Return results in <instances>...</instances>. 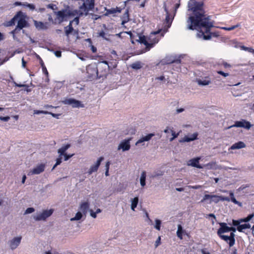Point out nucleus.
Masks as SVG:
<instances>
[{"mask_svg":"<svg viewBox=\"0 0 254 254\" xmlns=\"http://www.w3.org/2000/svg\"><path fill=\"white\" fill-rule=\"evenodd\" d=\"M196 81L198 85L202 86L207 85L211 83V80L208 77L197 79Z\"/></svg>","mask_w":254,"mask_h":254,"instance_id":"26","label":"nucleus"},{"mask_svg":"<svg viewBox=\"0 0 254 254\" xmlns=\"http://www.w3.org/2000/svg\"><path fill=\"white\" fill-rule=\"evenodd\" d=\"M161 244V237H158L155 243V247L156 248Z\"/></svg>","mask_w":254,"mask_h":254,"instance_id":"49","label":"nucleus"},{"mask_svg":"<svg viewBox=\"0 0 254 254\" xmlns=\"http://www.w3.org/2000/svg\"><path fill=\"white\" fill-rule=\"evenodd\" d=\"M164 175V172L162 171H155L152 173V174L151 176V177L152 178H156L159 176H161Z\"/></svg>","mask_w":254,"mask_h":254,"instance_id":"37","label":"nucleus"},{"mask_svg":"<svg viewBox=\"0 0 254 254\" xmlns=\"http://www.w3.org/2000/svg\"><path fill=\"white\" fill-rule=\"evenodd\" d=\"M45 165L44 164H40L32 170H30L28 173V175H38L43 172L45 170Z\"/></svg>","mask_w":254,"mask_h":254,"instance_id":"11","label":"nucleus"},{"mask_svg":"<svg viewBox=\"0 0 254 254\" xmlns=\"http://www.w3.org/2000/svg\"><path fill=\"white\" fill-rule=\"evenodd\" d=\"M55 56L58 58H60L62 56V53L60 51H57L55 52Z\"/></svg>","mask_w":254,"mask_h":254,"instance_id":"55","label":"nucleus"},{"mask_svg":"<svg viewBox=\"0 0 254 254\" xmlns=\"http://www.w3.org/2000/svg\"><path fill=\"white\" fill-rule=\"evenodd\" d=\"M171 129H170V127H167L164 130V132L166 133H168L170 131V130Z\"/></svg>","mask_w":254,"mask_h":254,"instance_id":"58","label":"nucleus"},{"mask_svg":"<svg viewBox=\"0 0 254 254\" xmlns=\"http://www.w3.org/2000/svg\"><path fill=\"white\" fill-rule=\"evenodd\" d=\"M239 26V25L238 24H237L236 25L231 26L230 27H222V29L227 30V31H231V30H234V29L238 27Z\"/></svg>","mask_w":254,"mask_h":254,"instance_id":"45","label":"nucleus"},{"mask_svg":"<svg viewBox=\"0 0 254 254\" xmlns=\"http://www.w3.org/2000/svg\"><path fill=\"white\" fill-rule=\"evenodd\" d=\"M22 240V236H19L15 237L9 240L8 242V245L9 248L11 250L16 249L20 245Z\"/></svg>","mask_w":254,"mask_h":254,"instance_id":"7","label":"nucleus"},{"mask_svg":"<svg viewBox=\"0 0 254 254\" xmlns=\"http://www.w3.org/2000/svg\"><path fill=\"white\" fill-rule=\"evenodd\" d=\"M183 230L182 226L181 225H178V230L177 231V236L180 238L181 239H182L183 238Z\"/></svg>","mask_w":254,"mask_h":254,"instance_id":"36","label":"nucleus"},{"mask_svg":"<svg viewBox=\"0 0 254 254\" xmlns=\"http://www.w3.org/2000/svg\"><path fill=\"white\" fill-rule=\"evenodd\" d=\"M131 138L127 139H125L121 142L118 147V150H122L123 151L128 150L130 148V141Z\"/></svg>","mask_w":254,"mask_h":254,"instance_id":"10","label":"nucleus"},{"mask_svg":"<svg viewBox=\"0 0 254 254\" xmlns=\"http://www.w3.org/2000/svg\"><path fill=\"white\" fill-rule=\"evenodd\" d=\"M130 66L133 69H139L142 67V65L140 62H136L132 64Z\"/></svg>","mask_w":254,"mask_h":254,"instance_id":"32","label":"nucleus"},{"mask_svg":"<svg viewBox=\"0 0 254 254\" xmlns=\"http://www.w3.org/2000/svg\"><path fill=\"white\" fill-rule=\"evenodd\" d=\"M110 163L109 161L107 162L105 165L106 170H109V166H110Z\"/></svg>","mask_w":254,"mask_h":254,"instance_id":"60","label":"nucleus"},{"mask_svg":"<svg viewBox=\"0 0 254 254\" xmlns=\"http://www.w3.org/2000/svg\"><path fill=\"white\" fill-rule=\"evenodd\" d=\"M104 160L103 157H100L97 160L96 163L93 165L91 166L88 171V174L89 175H91L93 173L96 172L97 171L99 167L100 166L101 162Z\"/></svg>","mask_w":254,"mask_h":254,"instance_id":"13","label":"nucleus"},{"mask_svg":"<svg viewBox=\"0 0 254 254\" xmlns=\"http://www.w3.org/2000/svg\"><path fill=\"white\" fill-rule=\"evenodd\" d=\"M89 203L88 201L82 202L79 206V210L84 214H86L89 210Z\"/></svg>","mask_w":254,"mask_h":254,"instance_id":"22","label":"nucleus"},{"mask_svg":"<svg viewBox=\"0 0 254 254\" xmlns=\"http://www.w3.org/2000/svg\"><path fill=\"white\" fill-rule=\"evenodd\" d=\"M15 86L18 87H27L28 85L26 84H18L16 82H14Z\"/></svg>","mask_w":254,"mask_h":254,"instance_id":"54","label":"nucleus"},{"mask_svg":"<svg viewBox=\"0 0 254 254\" xmlns=\"http://www.w3.org/2000/svg\"><path fill=\"white\" fill-rule=\"evenodd\" d=\"M145 179H146V172L145 171L142 172L140 178V185L142 187H144L145 185Z\"/></svg>","mask_w":254,"mask_h":254,"instance_id":"30","label":"nucleus"},{"mask_svg":"<svg viewBox=\"0 0 254 254\" xmlns=\"http://www.w3.org/2000/svg\"><path fill=\"white\" fill-rule=\"evenodd\" d=\"M252 125L250 122L246 121L244 120H242L240 121H236L235 124L233 126H231L229 127L231 128L232 127H244L246 129H250Z\"/></svg>","mask_w":254,"mask_h":254,"instance_id":"9","label":"nucleus"},{"mask_svg":"<svg viewBox=\"0 0 254 254\" xmlns=\"http://www.w3.org/2000/svg\"><path fill=\"white\" fill-rule=\"evenodd\" d=\"M64 31H65V35L66 37H68L69 34H71L72 32H74V33H76L75 30L73 29V28H71L70 27H64Z\"/></svg>","mask_w":254,"mask_h":254,"instance_id":"33","label":"nucleus"},{"mask_svg":"<svg viewBox=\"0 0 254 254\" xmlns=\"http://www.w3.org/2000/svg\"><path fill=\"white\" fill-rule=\"evenodd\" d=\"M22 5L27 6L31 10H34L35 8L34 5L32 4L28 3L27 2L23 3Z\"/></svg>","mask_w":254,"mask_h":254,"instance_id":"44","label":"nucleus"},{"mask_svg":"<svg viewBox=\"0 0 254 254\" xmlns=\"http://www.w3.org/2000/svg\"><path fill=\"white\" fill-rule=\"evenodd\" d=\"M249 47H247L244 46H241V49L244 51H248V50L249 49Z\"/></svg>","mask_w":254,"mask_h":254,"instance_id":"61","label":"nucleus"},{"mask_svg":"<svg viewBox=\"0 0 254 254\" xmlns=\"http://www.w3.org/2000/svg\"><path fill=\"white\" fill-rule=\"evenodd\" d=\"M200 159V157H196L192 159H190L188 163V165L189 166H191L197 168L201 169L203 167L199 164V161Z\"/></svg>","mask_w":254,"mask_h":254,"instance_id":"17","label":"nucleus"},{"mask_svg":"<svg viewBox=\"0 0 254 254\" xmlns=\"http://www.w3.org/2000/svg\"><path fill=\"white\" fill-rule=\"evenodd\" d=\"M106 34L104 31H101L99 33V36L102 37L104 39L107 40V38L105 37Z\"/></svg>","mask_w":254,"mask_h":254,"instance_id":"56","label":"nucleus"},{"mask_svg":"<svg viewBox=\"0 0 254 254\" xmlns=\"http://www.w3.org/2000/svg\"><path fill=\"white\" fill-rule=\"evenodd\" d=\"M71 21H73V23L74 22L76 25H78L79 23V18L78 17H76Z\"/></svg>","mask_w":254,"mask_h":254,"instance_id":"57","label":"nucleus"},{"mask_svg":"<svg viewBox=\"0 0 254 254\" xmlns=\"http://www.w3.org/2000/svg\"><path fill=\"white\" fill-rule=\"evenodd\" d=\"M230 195L231 196V199L230 198V200H231L235 204H239V202L234 197V193L233 192H230Z\"/></svg>","mask_w":254,"mask_h":254,"instance_id":"42","label":"nucleus"},{"mask_svg":"<svg viewBox=\"0 0 254 254\" xmlns=\"http://www.w3.org/2000/svg\"><path fill=\"white\" fill-rule=\"evenodd\" d=\"M161 222L160 220L156 219L155 220V225L154 226L155 229H156L157 230L159 231L160 230V228H161Z\"/></svg>","mask_w":254,"mask_h":254,"instance_id":"41","label":"nucleus"},{"mask_svg":"<svg viewBox=\"0 0 254 254\" xmlns=\"http://www.w3.org/2000/svg\"><path fill=\"white\" fill-rule=\"evenodd\" d=\"M165 11L167 13L165 21H166V25H167L168 28H169L171 25L173 18L170 17L168 12L166 9H165Z\"/></svg>","mask_w":254,"mask_h":254,"instance_id":"31","label":"nucleus"},{"mask_svg":"<svg viewBox=\"0 0 254 254\" xmlns=\"http://www.w3.org/2000/svg\"><path fill=\"white\" fill-rule=\"evenodd\" d=\"M94 7V0H86L79 7V15H87L90 10H92Z\"/></svg>","mask_w":254,"mask_h":254,"instance_id":"2","label":"nucleus"},{"mask_svg":"<svg viewBox=\"0 0 254 254\" xmlns=\"http://www.w3.org/2000/svg\"><path fill=\"white\" fill-rule=\"evenodd\" d=\"M203 3L195 0H190L188 2L189 10L192 12L187 20V29H196L197 31L196 36L204 40H210L212 36L217 37L215 33L210 32L213 27V22L209 19V16L205 14L203 8Z\"/></svg>","mask_w":254,"mask_h":254,"instance_id":"1","label":"nucleus"},{"mask_svg":"<svg viewBox=\"0 0 254 254\" xmlns=\"http://www.w3.org/2000/svg\"><path fill=\"white\" fill-rule=\"evenodd\" d=\"M181 63V60L179 59H175L172 57L170 58H166L161 61V63L162 64H168L172 63H176L177 64H180Z\"/></svg>","mask_w":254,"mask_h":254,"instance_id":"19","label":"nucleus"},{"mask_svg":"<svg viewBox=\"0 0 254 254\" xmlns=\"http://www.w3.org/2000/svg\"><path fill=\"white\" fill-rule=\"evenodd\" d=\"M121 12V9L120 7L112 8L107 10V14H114L116 13H120Z\"/></svg>","mask_w":254,"mask_h":254,"instance_id":"29","label":"nucleus"},{"mask_svg":"<svg viewBox=\"0 0 254 254\" xmlns=\"http://www.w3.org/2000/svg\"><path fill=\"white\" fill-rule=\"evenodd\" d=\"M74 154H67V153H65V154L63 155L64 156V161H67L69 158L72 157Z\"/></svg>","mask_w":254,"mask_h":254,"instance_id":"47","label":"nucleus"},{"mask_svg":"<svg viewBox=\"0 0 254 254\" xmlns=\"http://www.w3.org/2000/svg\"><path fill=\"white\" fill-rule=\"evenodd\" d=\"M219 225L220 226V227L218 229L217 231V235L222 234L224 233L230 232V227H228L226 223H220Z\"/></svg>","mask_w":254,"mask_h":254,"instance_id":"16","label":"nucleus"},{"mask_svg":"<svg viewBox=\"0 0 254 254\" xmlns=\"http://www.w3.org/2000/svg\"><path fill=\"white\" fill-rule=\"evenodd\" d=\"M62 156L59 155L58 158L56 159V166L60 165L62 163Z\"/></svg>","mask_w":254,"mask_h":254,"instance_id":"48","label":"nucleus"},{"mask_svg":"<svg viewBox=\"0 0 254 254\" xmlns=\"http://www.w3.org/2000/svg\"><path fill=\"white\" fill-rule=\"evenodd\" d=\"M216 166L215 162H210L204 165V166L208 169H212L215 168Z\"/></svg>","mask_w":254,"mask_h":254,"instance_id":"39","label":"nucleus"},{"mask_svg":"<svg viewBox=\"0 0 254 254\" xmlns=\"http://www.w3.org/2000/svg\"><path fill=\"white\" fill-rule=\"evenodd\" d=\"M48 114L51 115L53 117L55 118L56 119H59V116L61 115V114H54L50 112Z\"/></svg>","mask_w":254,"mask_h":254,"instance_id":"50","label":"nucleus"},{"mask_svg":"<svg viewBox=\"0 0 254 254\" xmlns=\"http://www.w3.org/2000/svg\"><path fill=\"white\" fill-rule=\"evenodd\" d=\"M219 237L223 240L229 244L230 247L233 246L235 243L234 233H231L229 236L222 234L218 235Z\"/></svg>","mask_w":254,"mask_h":254,"instance_id":"8","label":"nucleus"},{"mask_svg":"<svg viewBox=\"0 0 254 254\" xmlns=\"http://www.w3.org/2000/svg\"><path fill=\"white\" fill-rule=\"evenodd\" d=\"M64 104L71 105L73 108L83 107V105L81 102L74 99L70 98L63 101Z\"/></svg>","mask_w":254,"mask_h":254,"instance_id":"12","label":"nucleus"},{"mask_svg":"<svg viewBox=\"0 0 254 254\" xmlns=\"http://www.w3.org/2000/svg\"><path fill=\"white\" fill-rule=\"evenodd\" d=\"M34 211H35V209L34 208L29 207L26 209V210L25 211V212L24 213V214L26 215V214H30V213L34 212Z\"/></svg>","mask_w":254,"mask_h":254,"instance_id":"43","label":"nucleus"},{"mask_svg":"<svg viewBox=\"0 0 254 254\" xmlns=\"http://www.w3.org/2000/svg\"><path fill=\"white\" fill-rule=\"evenodd\" d=\"M9 119L10 117L9 116H6L4 117L0 116V120L3 122H7L9 121Z\"/></svg>","mask_w":254,"mask_h":254,"instance_id":"51","label":"nucleus"},{"mask_svg":"<svg viewBox=\"0 0 254 254\" xmlns=\"http://www.w3.org/2000/svg\"><path fill=\"white\" fill-rule=\"evenodd\" d=\"M82 217V214L81 212H78L76 213L74 217L70 219L71 221L79 220L81 219Z\"/></svg>","mask_w":254,"mask_h":254,"instance_id":"38","label":"nucleus"},{"mask_svg":"<svg viewBox=\"0 0 254 254\" xmlns=\"http://www.w3.org/2000/svg\"><path fill=\"white\" fill-rule=\"evenodd\" d=\"M71 145L70 144H66L63 145L58 150V153L59 155L63 156V155L65 154L66 151L70 147Z\"/></svg>","mask_w":254,"mask_h":254,"instance_id":"24","label":"nucleus"},{"mask_svg":"<svg viewBox=\"0 0 254 254\" xmlns=\"http://www.w3.org/2000/svg\"><path fill=\"white\" fill-rule=\"evenodd\" d=\"M217 73L219 74L222 75V76H223L224 77H227V76H229V74L228 73H225V72H224L223 71H220V70L218 71Z\"/></svg>","mask_w":254,"mask_h":254,"instance_id":"53","label":"nucleus"},{"mask_svg":"<svg viewBox=\"0 0 254 254\" xmlns=\"http://www.w3.org/2000/svg\"><path fill=\"white\" fill-rule=\"evenodd\" d=\"M34 25L38 30H46L48 28L47 23H43L37 21H34Z\"/></svg>","mask_w":254,"mask_h":254,"instance_id":"23","label":"nucleus"},{"mask_svg":"<svg viewBox=\"0 0 254 254\" xmlns=\"http://www.w3.org/2000/svg\"><path fill=\"white\" fill-rule=\"evenodd\" d=\"M254 216V214L253 213V214H251L250 215H249L247 217L245 218H244V219H241V220H233V221H232V224L234 226H239L240 225V223L241 222H248Z\"/></svg>","mask_w":254,"mask_h":254,"instance_id":"21","label":"nucleus"},{"mask_svg":"<svg viewBox=\"0 0 254 254\" xmlns=\"http://www.w3.org/2000/svg\"><path fill=\"white\" fill-rule=\"evenodd\" d=\"M165 79V77L164 76H161L160 77H158L156 78V79L160 80H163Z\"/></svg>","mask_w":254,"mask_h":254,"instance_id":"62","label":"nucleus"},{"mask_svg":"<svg viewBox=\"0 0 254 254\" xmlns=\"http://www.w3.org/2000/svg\"><path fill=\"white\" fill-rule=\"evenodd\" d=\"M251 225L249 224H244L238 226L237 230L239 232H242L243 230L250 228Z\"/></svg>","mask_w":254,"mask_h":254,"instance_id":"34","label":"nucleus"},{"mask_svg":"<svg viewBox=\"0 0 254 254\" xmlns=\"http://www.w3.org/2000/svg\"><path fill=\"white\" fill-rule=\"evenodd\" d=\"M122 20V25H124L125 23H127L129 20L128 10L127 9L121 17Z\"/></svg>","mask_w":254,"mask_h":254,"instance_id":"27","label":"nucleus"},{"mask_svg":"<svg viewBox=\"0 0 254 254\" xmlns=\"http://www.w3.org/2000/svg\"><path fill=\"white\" fill-rule=\"evenodd\" d=\"M247 51L254 54V49H252V48H249V49Z\"/></svg>","mask_w":254,"mask_h":254,"instance_id":"64","label":"nucleus"},{"mask_svg":"<svg viewBox=\"0 0 254 254\" xmlns=\"http://www.w3.org/2000/svg\"><path fill=\"white\" fill-rule=\"evenodd\" d=\"M21 12H18L9 22V25H14L15 22L17 20V19L19 18V17L20 15L21 14Z\"/></svg>","mask_w":254,"mask_h":254,"instance_id":"35","label":"nucleus"},{"mask_svg":"<svg viewBox=\"0 0 254 254\" xmlns=\"http://www.w3.org/2000/svg\"><path fill=\"white\" fill-rule=\"evenodd\" d=\"M137 41L145 45L146 51H149L150 48L153 47V44L149 43L146 40V38L145 36H140L138 40H137Z\"/></svg>","mask_w":254,"mask_h":254,"instance_id":"15","label":"nucleus"},{"mask_svg":"<svg viewBox=\"0 0 254 254\" xmlns=\"http://www.w3.org/2000/svg\"><path fill=\"white\" fill-rule=\"evenodd\" d=\"M34 113L35 114H44L45 115H47L49 113V112L46 111L34 110Z\"/></svg>","mask_w":254,"mask_h":254,"instance_id":"46","label":"nucleus"},{"mask_svg":"<svg viewBox=\"0 0 254 254\" xmlns=\"http://www.w3.org/2000/svg\"><path fill=\"white\" fill-rule=\"evenodd\" d=\"M56 15V19L59 23H61L64 21V18L67 16L65 10H60L57 12H55Z\"/></svg>","mask_w":254,"mask_h":254,"instance_id":"14","label":"nucleus"},{"mask_svg":"<svg viewBox=\"0 0 254 254\" xmlns=\"http://www.w3.org/2000/svg\"><path fill=\"white\" fill-rule=\"evenodd\" d=\"M198 135V133L196 132L193 133V134L190 135V136H185L184 137L182 138L181 139L179 140L180 143L185 142H190L191 141H193L197 139V137Z\"/></svg>","mask_w":254,"mask_h":254,"instance_id":"18","label":"nucleus"},{"mask_svg":"<svg viewBox=\"0 0 254 254\" xmlns=\"http://www.w3.org/2000/svg\"><path fill=\"white\" fill-rule=\"evenodd\" d=\"M208 199H210V201L209 202L210 204L213 202L215 203H217L220 201H230V198L228 197H225L223 196H219L217 195L205 194L202 199L201 200V202H203Z\"/></svg>","mask_w":254,"mask_h":254,"instance_id":"4","label":"nucleus"},{"mask_svg":"<svg viewBox=\"0 0 254 254\" xmlns=\"http://www.w3.org/2000/svg\"><path fill=\"white\" fill-rule=\"evenodd\" d=\"M90 214L91 217L94 218H96L97 217V214L95 212H94L92 210H90Z\"/></svg>","mask_w":254,"mask_h":254,"instance_id":"52","label":"nucleus"},{"mask_svg":"<svg viewBox=\"0 0 254 254\" xmlns=\"http://www.w3.org/2000/svg\"><path fill=\"white\" fill-rule=\"evenodd\" d=\"M138 200L139 199L138 197H135L134 198L131 199V209L132 210L134 211L135 210V208L136 207L138 203Z\"/></svg>","mask_w":254,"mask_h":254,"instance_id":"28","label":"nucleus"},{"mask_svg":"<svg viewBox=\"0 0 254 254\" xmlns=\"http://www.w3.org/2000/svg\"><path fill=\"white\" fill-rule=\"evenodd\" d=\"M21 14L20 15L19 18L17 19L18 23L15 29L12 31L10 33L13 35V38H15V33L19 32L23 28L25 27L27 24V21L21 16Z\"/></svg>","mask_w":254,"mask_h":254,"instance_id":"5","label":"nucleus"},{"mask_svg":"<svg viewBox=\"0 0 254 254\" xmlns=\"http://www.w3.org/2000/svg\"><path fill=\"white\" fill-rule=\"evenodd\" d=\"M246 147V144L244 142L242 141H239L233 144L229 149L235 150V149H239L243 148H245Z\"/></svg>","mask_w":254,"mask_h":254,"instance_id":"25","label":"nucleus"},{"mask_svg":"<svg viewBox=\"0 0 254 254\" xmlns=\"http://www.w3.org/2000/svg\"><path fill=\"white\" fill-rule=\"evenodd\" d=\"M26 179V175H23L22 179L21 182L22 184H24Z\"/></svg>","mask_w":254,"mask_h":254,"instance_id":"63","label":"nucleus"},{"mask_svg":"<svg viewBox=\"0 0 254 254\" xmlns=\"http://www.w3.org/2000/svg\"><path fill=\"white\" fill-rule=\"evenodd\" d=\"M170 132L172 133V137L170 138V141H172L179 136V133H176L173 129H171Z\"/></svg>","mask_w":254,"mask_h":254,"instance_id":"40","label":"nucleus"},{"mask_svg":"<svg viewBox=\"0 0 254 254\" xmlns=\"http://www.w3.org/2000/svg\"><path fill=\"white\" fill-rule=\"evenodd\" d=\"M86 71L88 80L91 81L97 78L98 73L97 67L89 65L86 67Z\"/></svg>","mask_w":254,"mask_h":254,"instance_id":"6","label":"nucleus"},{"mask_svg":"<svg viewBox=\"0 0 254 254\" xmlns=\"http://www.w3.org/2000/svg\"><path fill=\"white\" fill-rule=\"evenodd\" d=\"M184 111V108H180V109H177L176 110V112H177V114H179L180 113L183 112Z\"/></svg>","mask_w":254,"mask_h":254,"instance_id":"59","label":"nucleus"},{"mask_svg":"<svg viewBox=\"0 0 254 254\" xmlns=\"http://www.w3.org/2000/svg\"><path fill=\"white\" fill-rule=\"evenodd\" d=\"M155 135L153 133H149L147 135L142 136L139 140L135 143L136 145H138L139 144L143 143L144 141H149L151 138Z\"/></svg>","mask_w":254,"mask_h":254,"instance_id":"20","label":"nucleus"},{"mask_svg":"<svg viewBox=\"0 0 254 254\" xmlns=\"http://www.w3.org/2000/svg\"><path fill=\"white\" fill-rule=\"evenodd\" d=\"M54 209H53L43 210L42 212L33 215L32 218L36 221H45L48 218L52 215Z\"/></svg>","mask_w":254,"mask_h":254,"instance_id":"3","label":"nucleus"}]
</instances>
